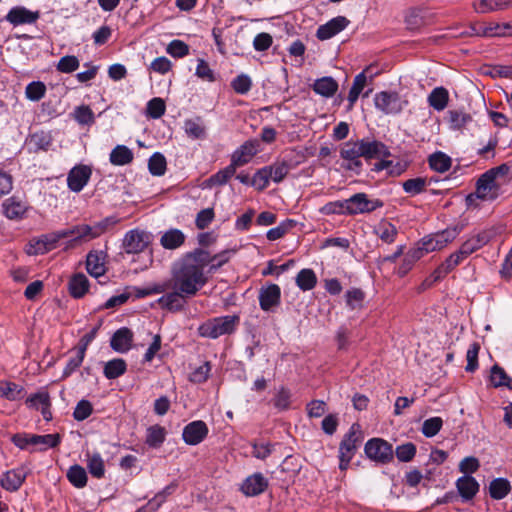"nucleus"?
<instances>
[{
	"instance_id": "f257e3e1",
	"label": "nucleus",
	"mask_w": 512,
	"mask_h": 512,
	"mask_svg": "<svg viewBox=\"0 0 512 512\" xmlns=\"http://www.w3.org/2000/svg\"><path fill=\"white\" fill-rule=\"evenodd\" d=\"M213 260L209 252L203 249H197L186 255L173 268L171 280L173 289L189 297L196 295L207 282L204 269Z\"/></svg>"
},
{
	"instance_id": "f03ea898",
	"label": "nucleus",
	"mask_w": 512,
	"mask_h": 512,
	"mask_svg": "<svg viewBox=\"0 0 512 512\" xmlns=\"http://www.w3.org/2000/svg\"><path fill=\"white\" fill-rule=\"evenodd\" d=\"M463 230V225L448 227L440 232L423 237L417 244V250L424 256L427 253L440 251L453 242Z\"/></svg>"
},
{
	"instance_id": "7ed1b4c3",
	"label": "nucleus",
	"mask_w": 512,
	"mask_h": 512,
	"mask_svg": "<svg viewBox=\"0 0 512 512\" xmlns=\"http://www.w3.org/2000/svg\"><path fill=\"white\" fill-rule=\"evenodd\" d=\"M239 323V317L236 315H227L222 317H216L210 319L200 325L199 334L202 337L207 338H218L224 334L232 333L237 324Z\"/></svg>"
},
{
	"instance_id": "20e7f679",
	"label": "nucleus",
	"mask_w": 512,
	"mask_h": 512,
	"mask_svg": "<svg viewBox=\"0 0 512 512\" xmlns=\"http://www.w3.org/2000/svg\"><path fill=\"white\" fill-rule=\"evenodd\" d=\"M116 221L107 217L94 225L81 224L74 227V237L70 240L72 245H77L89 242L100 235H102L109 226H112Z\"/></svg>"
},
{
	"instance_id": "39448f33",
	"label": "nucleus",
	"mask_w": 512,
	"mask_h": 512,
	"mask_svg": "<svg viewBox=\"0 0 512 512\" xmlns=\"http://www.w3.org/2000/svg\"><path fill=\"white\" fill-rule=\"evenodd\" d=\"M365 454L377 463L386 464L393 459L392 445L381 438H372L365 444Z\"/></svg>"
},
{
	"instance_id": "423d86ee",
	"label": "nucleus",
	"mask_w": 512,
	"mask_h": 512,
	"mask_svg": "<svg viewBox=\"0 0 512 512\" xmlns=\"http://www.w3.org/2000/svg\"><path fill=\"white\" fill-rule=\"evenodd\" d=\"M68 237L71 239L74 237V227L71 229H64L48 235H44L35 243H31L27 252L29 254H44L55 248L59 240Z\"/></svg>"
},
{
	"instance_id": "0eeeda50",
	"label": "nucleus",
	"mask_w": 512,
	"mask_h": 512,
	"mask_svg": "<svg viewBox=\"0 0 512 512\" xmlns=\"http://www.w3.org/2000/svg\"><path fill=\"white\" fill-rule=\"evenodd\" d=\"M383 206V202L377 198H369L365 193H357L348 199L346 214L356 215L370 213Z\"/></svg>"
},
{
	"instance_id": "6e6552de",
	"label": "nucleus",
	"mask_w": 512,
	"mask_h": 512,
	"mask_svg": "<svg viewBox=\"0 0 512 512\" xmlns=\"http://www.w3.org/2000/svg\"><path fill=\"white\" fill-rule=\"evenodd\" d=\"M150 243V233L139 229H133L125 234V237L123 239V248L126 251V253L136 254L143 252L149 246Z\"/></svg>"
},
{
	"instance_id": "1a4fd4ad",
	"label": "nucleus",
	"mask_w": 512,
	"mask_h": 512,
	"mask_svg": "<svg viewBox=\"0 0 512 512\" xmlns=\"http://www.w3.org/2000/svg\"><path fill=\"white\" fill-rule=\"evenodd\" d=\"M501 232L502 227H491L469 237L460 247L461 254H467L468 256L471 255Z\"/></svg>"
},
{
	"instance_id": "9d476101",
	"label": "nucleus",
	"mask_w": 512,
	"mask_h": 512,
	"mask_svg": "<svg viewBox=\"0 0 512 512\" xmlns=\"http://www.w3.org/2000/svg\"><path fill=\"white\" fill-rule=\"evenodd\" d=\"M374 103L376 108L385 114L400 113L406 104L397 93L386 91L376 94Z\"/></svg>"
},
{
	"instance_id": "9b49d317",
	"label": "nucleus",
	"mask_w": 512,
	"mask_h": 512,
	"mask_svg": "<svg viewBox=\"0 0 512 512\" xmlns=\"http://www.w3.org/2000/svg\"><path fill=\"white\" fill-rule=\"evenodd\" d=\"M496 173L489 170L477 181L475 195L482 200H494L497 197L498 187L495 182Z\"/></svg>"
},
{
	"instance_id": "f8f14e48",
	"label": "nucleus",
	"mask_w": 512,
	"mask_h": 512,
	"mask_svg": "<svg viewBox=\"0 0 512 512\" xmlns=\"http://www.w3.org/2000/svg\"><path fill=\"white\" fill-rule=\"evenodd\" d=\"M340 155L344 160L349 161L347 169L359 172L362 167L360 158L362 157L361 140L348 141L343 144Z\"/></svg>"
},
{
	"instance_id": "ddd939ff",
	"label": "nucleus",
	"mask_w": 512,
	"mask_h": 512,
	"mask_svg": "<svg viewBox=\"0 0 512 512\" xmlns=\"http://www.w3.org/2000/svg\"><path fill=\"white\" fill-rule=\"evenodd\" d=\"M362 439L360 426L356 423L353 424L340 443L339 454H345L353 458Z\"/></svg>"
},
{
	"instance_id": "4468645a",
	"label": "nucleus",
	"mask_w": 512,
	"mask_h": 512,
	"mask_svg": "<svg viewBox=\"0 0 512 512\" xmlns=\"http://www.w3.org/2000/svg\"><path fill=\"white\" fill-rule=\"evenodd\" d=\"M91 176V169L86 165L75 166L68 173L67 184L71 191L80 192Z\"/></svg>"
},
{
	"instance_id": "2eb2a0df",
	"label": "nucleus",
	"mask_w": 512,
	"mask_h": 512,
	"mask_svg": "<svg viewBox=\"0 0 512 512\" xmlns=\"http://www.w3.org/2000/svg\"><path fill=\"white\" fill-rule=\"evenodd\" d=\"M208 434V427L201 420L193 421L183 429V440L189 445H197L203 441Z\"/></svg>"
},
{
	"instance_id": "dca6fc26",
	"label": "nucleus",
	"mask_w": 512,
	"mask_h": 512,
	"mask_svg": "<svg viewBox=\"0 0 512 512\" xmlns=\"http://www.w3.org/2000/svg\"><path fill=\"white\" fill-rule=\"evenodd\" d=\"M40 17L39 11H31L23 6H16L10 9L6 15V20L14 26L23 24H33Z\"/></svg>"
},
{
	"instance_id": "f3484780",
	"label": "nucleus",
	"mask_w": 512,
	"mask_h": 512,
	"mask_svg": "<svg viewBox=\"0 0 512 512\" xmlns=\"http://www.w3.org/2000/svg\"><path fill=\"white\" fill-rule=\"evenodd\" d=\"M258 152L257 141H247L236 149L231 156V164L237 169L250 162Z\"/></svg>"
},
{
	"instance_id": "a211bd4d",
	"label": "nucleus",
	"mask_w": 512,
	"mask_h": 512,
	"mask_svg": "<svg viewBox=\"0 0 512 512\" xmlns=\"http://www.w3.org/2000/svg\"><path fill=\"white\" fill-rule=\"evenodd\" d=\"M281 290L276 284L262 287L259 292V304L262 310L270 311L280 304Z\"/></svg>"
},
{
	"instance_id": "6ab92c4d",
	"label": "nucleus",
	"mask_w": 512,
	"mask_h": 512,
	"mask_svg": "<svg viewBox=\"0 0 512 512\" xmlns=\"http://www.w3.org/2000/svg\"><path fill=\"white\" fill-rule=\"evenodd\" d=\"M349 24V20L344 16H337L326 24L319 26L316 36L320 40H328L339 32L344 30Z\"/></svg>"
},
{
	"instance_id": "aec40b11",
	"label": "nucleus",
	"mask_w": 512,
	"mask_h": 512,
	"mask_svg": "<svg viewBox=\"0 0 512 512\" xmlns=\"http://www.w3.org/2000/svg\"><path fill=\"white\" fill-rule=\"evenodd\" d=\"M362 157L365 159H380L390 156L389 148L377 140L361 139Z\"/></svg>"
},
{
	"instance_id": "412c9836",
	"label": "nucleus",
	"mask_w": 512,
	"mask_h": 512,
	"mask_svg": "<svg viewBox=\"0 0 512 512\" xmlns=\"http://www.w3.org/2000/svg\"><path fill=\"white\" fill-rule=\"evenodd\" d=\"M445 120L450 130L463 131L473 122V117L463 110L454 109L447 111Z\"/></svg>"
},
{
	"instance_id": "4be33fe9",
	"label": "nucleus",
	"mask_w": 512,
	"mask_h": 512,
	"mask_svg": "<svg viewBox=\"0 0 512 512\" xmlns=\"http://www.w3.org/2000/svg\"><path fill=\"white\" fill-rule=\"evenodd\" d=\"M268 485L261 473H255L246 478L241 486L242 492L247 496H256L264 492Z\"/></svg>"
},
{
	"instance_id": "5701e85b",
	"label": "nucleus",
	"mask_w": 512,
	"mask_h": 512,
	"mask_svg": "<svg viewBox=\"0 0 512 512\" xmlns=\"http://www.w3.org/2000/svg\"><path fill=\"white\" fill-rule=\"evenodd\" d=\"M133 341V333L130 329L123 327L118 329L112 336L110 345L113 350L119 353L127 352Z\"/></svg>"
},
{
	"instance_id": "b1692460",
	"label": "nucleus",
	"mask_w": 512,
	"mask_h": 512,
	"mask_svg": "<svg viewBox=\"0 0 512 512\" xmlns=\"http://www.w3.org/2000/svg\"><path fill=\"white\" fill-rule=\"evenodd\" d=\"M105 254L102 251H91L87 255L86 269L93 277H100L105 274Z\"/></svg>"
},
{
	"instance_id": "393cba45",
	"label": "nucleus",
	"mask_w": 512,
	"mask_h": 512,
	"mask_svg": "<svg viewBox=\"0 0 512 512\" xmlns=\"http://www.w3.org/2000/svg\"><path fill=\"white\" fill-rule=\"evenodd\" d=\"M456 487L462 499L468 501L474 498L480 486L474 477L464 475L456 481Z\"/></svg>"
},
{
	"instance_id": "a878e982",
	"label": "nucleus",
	"mask_w": 512,
	"mask_h": 512,
	"mask_svg": "<svg viewBox=\"0 0 512 512\" xmlns=\"http://www.w3.org/2000/svg\"><path fill=\"white\" fill-rule=\"evenodd\" d=\"M27 143L33 152L47 151L52 144V136L44 131L35 132L29 136Z\"/></svg>"
},
{
	"instance_id": "bb28decb",
	"label": "nucleus",
	"mask_w": 512,
	"mask_h": 512,
	"mask_svg": "<svg viewBox=\"0 0 512 512\" xmlns=\"http://www.w3.org/2000/svg\"><path fill=\"white\" fill-rule=\"evenodd\" d=\"M472 7L476 13L488 14L507 9L505 0H476L472 3Z\"/></svg>"
},
{
	"instance_id": "cd10ccee",
	"label": "nucleus",
	"mask_w": 512,
	"mask_h": 512,
	"mask_svg": "<svg viewBox=\"0 0 512 512\" xmlns=\"http://www.w3.org/2000/svg\"><path fill=\"white\" fill-rule=\"evenodd\" d=\"M315 93L329 98L332 97L338 90V83L332 77H322L317 79L313 86Z\"/></svg>"
},
{
	"instance_id": "c85d7f7f",
	"label": "nucleus",
	"mask_w": 512,
	"mask_h": 512,
	"mask_svg": "<svg viewBox=\"0 0 512 512\" xmlns=\"http://www.w3.org/2000/svg\"><path fill=\"white\" fill-rule=\"evenodd\" d=\"M185 297H187L186 294L182 293L179 290H175L174 292L167 293L160 297L158 299V303L163 308L179 311L183 308V298Z\"/></svg>"
},
{
	"instance_id": "c756f323",
	"label": "nucleus",
	"mask_w": 512,
	"mask_h": 512,
	"mask_svg": "<svg viewBox=\"0 0 512 512\" xmlns=\"http://www.w3.org/2000/svg\"><path fill=\"white\" fill-rule=\"evenodd\" d=\"M133 152L125 145H117L110 153L109 160L115 166H123L133 161Z\"/></svg>"
},
{
	"instance_id": "7c9ffc66",
	"label": "nucleus",
	"mask_w": 512,
	"mask_h": 512,
	"mask_svg": "<svg viewBox=\"0 0 512 512\" xmlns=\"http://www.w3.org/2000/svg\"><path fill=\"white\" fill-rule=\"evenodd\" d=\"M89 288L88 278L82 274L77 273L72 276L69 282V291L74 298L83 297Z\"/></svg>"
},
{
	"instance_id": "2f4dec72",
	"label": "nucleus",
	"mask_w": 512,
	"mask_h": 512,
	"mask_svg": "<svg viewBox=\"0 0 512 512\" xmlns=\"http://www.w3.org/2000/svg\"><path fill=\"white\" fill-rule=\"evenodd\" d=\"M25 473L22 470L8 471L1 479V485L8 491H16L25 480Z\"/></svg>"
},
{
	"instance_id": "473e14b6",
	"label": "nucleus",
	"mask_w": 512,
	"mask_h": 512,
	"mask_svg": "<svg viewBox=\"0 0 512 512\" xmlns=\"http://www.w3.org/2000/svg\"><path fill=\"white\" fill-rule=\"evenodd\" d=\"M185 241V235L179 229H170L166 231L161 239L160 243L165 249H176L180 247Z\"/></svg>"
},
{
	"instance_id": "72a5a7b5",
	"label": "nucleus",
	"mask_w": 512,
	"mask_h": 512,
	"mask_svg": "<svg viewBox=\"0 0 512 512\" xmlns=\"http://www.w3.org/2000/svg\"><path fill=\"white\" fill-rule=\"evenodd\" d=\"M449 93L443 87H437L428 96L429 105L437 111L444 110L448 105Z\"/></svg>"
},
{
	"instance_id": "f704fd0d",
	"label": "nucleus",
	"mask_w": 512,
	"mask_h": 512,
	"mask_svg": "<svg viewBox=\"0 0 512 512\" xmlns=\"http://www.w3.org/2000/svg\"><path fill=\"white\" fill-rule=\"evenodd\" d=\"M370 67H367L364 71L357 74L354 78L352 87L348 94V102H349V108H352L357 101L360 93L362 92L363 88L366 85L367 82V76L366 72H368Z\"/></svg>"
},
{
	"instance_id": "c9c22d12",
	"label": "nucleus",
	"mask_w": 512,
	"mask_h": 512,
	"mask_svg": "<svg viewBox=\"0 0 512 512\" xmlns=\"http://www.w3.org/2000/svg\"><path fill=\"white\" fill-rule=\"evenodd\" d=\"M511 490L510 482L505 478H496L489 484V494L495 500L505 498Z\"/></svg>"
},
{
	"instance_id": "e433bc0d",
	"label": "nucleus",
	"mask_w": 512,
	"mask_h": 512,
	"mask_svg": "<svg viewBox=\"0 0 512 512\" xmlns=\"http://www.w3.org/2000/svg\"><path fill=\"white\" fill-rule=\"evenodd\" d=\"M26 204L15 198H9L3 203V210L9 219H20L26 212Z\"/></svg>"
},
{
	"instance_id": "4c0bfd02",
	"label": "nucleus",
	"mask_w": 512,
	"mask_h": 512,
	"mask_svg": "<svg viewBox=\"0 0 512 512\" xmlns=\"http://www.w3.org/2000/svg\"><path fill=\"white\" fill-rule=\"evenodd\" d=\"M375 234L385 243L391 244L395 241L398 229L388 221H381L374 230Z\"/></svg>"
},
{
	"instance_id": "58836bf2",
	"label": "nucleus",
	"mask_w": 512,
	"mask_h": 512,
	"mask_svg": "<svg viewBox=\"0 0 512 512\" xmlns=\"http://www.w3.org/2000/svg\"><path fill=\"white\" fill-rule=\"evenodd\" d=\"M428 161L430 168L439 173H444L451 167V158L440 151L430 155Z\"/></svg>"
},
{
	"instance_id": "ea45409f",
	"label": "nucleus",
	"mask_w": 512,
	"mask_h": 512,
	"mask_svg": "<svg viewBox=\"0 0 512 512\" xmlns=\"http://www.w3.org/2000/svg\"><path fill=\"white\" fill-rule=\"evenodd\" d=\"M184 129L191 139H203L206 136V128L200 118L186 120Z\"/></svg>"
},
{
	"instance_id": "a19ab883",
	"label": "nucleus",
	"mask_w": 512,
	"mask_h": 512,
	"mask_svg": "<svg viewBox=\"0 0 512 512\" xmlns=\"http://www.w3.org/2000/svg\"><path fill=\"white\" fill-rule=\"evenodd\" d=\"M166 430L160 425H153L147 428L146 444L153 448H158L165 441Z\"/></svg>"
},
{
	"instance_id": "79ce46f5",
	"label": "nucleus",
	"mask_w": 512,
	"mask_h": 512,
	"mask_svg": "<svg viewBox=\"0 0 512 512\" xmlns=\"http://www.w3.org/2000/svg\"><path fill=\"white\" fill-rule=\"evenodd\" d=\"M23 388L16 383L0 381V397L15 401L23 397Z\"/></svg>"
},
{
	"instance_id": "37998d69",
	"label": "nucleus",
	"mask_w": 512,
	"mask_h": 512,
	"mask_svg": "<svg viewBox=\"0 0 512 512\" xmlns=\"http://www.w3.org/2000/svg\"><path fill=\"white\" fill-rule=\"evenodd\" d=\"M317 277L312 269H302L296 277L297 286L303 290L308 291L316 286Z\"/></svg>"
},
{
	"instance_id": "c03bdc74",
	"label": "nucleus",
	"mask_w": 512,
	"mask_h": 512,
	"mask_svg": "<svg viewBox=\"0 0 512 512\" xmlns=\"http://www.w3.org/2000/svg\"><path fill=\"white\" fill-rule=\"evenodd\" d=\"M32 446L39 447L40 450L56 447L60 443L59 434L36 435L30 438Z\"/></svg>"
},
{
	"instance_id": "a18cd8bd",
	"label": "nucleus",
	"mask_w": 512,
	"mask_h": 512,
	"mask_svg": "<svg viewBox=\"0 0 512 512\" xmlns=\"http://www.w3.org/2000/svg\"><path fill=\"white\" fill-rule=\"evenodd\" d=\"M87 468L95 478L100 479L104 476V461L99 453L87 454Z\"/></svg>"
},
{
	"instance_id": "49530a36",
	"label": "nucleus",
	"mask_w": 512,
	"mask_h": 512,
	"mask_svg": "<svg viewBox=\"0 0 512 512\" xmlns=\"http://www.w3.org/2000/svg\"><path fill=\"white\" fill-rule=\"evenodd\" d=\"M126 367V362L123 359L110 360L104 366V375L108 379L118 378L125 373Z\"/></svg>"
},
{
	"instance_id": "de8ad7c7",
	"label": "nucleus",
	"mask_w": 512,
	"mask_h": 512,
	"mask_svg": "<svg viewBox=\"0 0 512 512\" xmlns=\"http://www.w3.org/2000/svg\"><path fill=\"white\" fill-rule=\"evenodd\" d=\"M67 478L77 488H83L87 484V473L80 465H73L67 471Z\"/></svg>"
},
{
	"instance_id": "09e8293b",
	"label": "nucleus",
	"mask_w": 512,
	"mask_h": 512,
	"mask_svg": "<svg viewBox=\"0 0 512 512\" xmlns=\"http://www.w3.org/2000/svg\"><path fill=\"white\" fill-rule=\"evenodd\" d=\"M404 22L409 30H417L426 24L422 10L416 8L409 9L406 12Z\"/></svg>"
},
{
	"instance_id": "8fccbe9b",
	"label": "nucleus",
	"mask_w": 512,
	"mask_h": 512,
	"mask_svg": "<svg viewBox=\"0 0 512 512\" xmlns=\"http://www.w3.org/2000/svg\"><path fill=\"white\" fill-rule=\"evenodd\" d=\"M490 378L494 387L505 386L512 389V378H510L500 366L494 365L492 367Z\"/></svg>"
},
{
	"instance_id": "3c124183",
	"label": "nucleus",
	"mask_w": 512,
	"mask_h": 512,
	"mask_svg": "<svg viewBox=\"0 0 512 512\" xmlns=\"http://www.w3.org/2000/svg\"><path fill=\"white\" fill-rule=\"evenodd\" d=\"M167 162L161 153H154L148 161V168L152 175L162 176L166 172Z\"/></svg>"
},
{
	"instance_id": "603ef678",
	"label": "nucleus",
	"mask_w": 512,
	"mask_h": 512,
	"mask_svg": "<svg viewBox=\"0 0 512 512\" xmlns=\"http://www.w3.org/2000/svg\"><path fill=\"white\" fill-rule=\"evenodd\" d=\"M346 305L351 310H359L363 307L365 293L359 288H352L345 294Z\"/></svg>"
},
{
	"instance_id": "864d4df0",
	"label": "nucleus",
	"mask_w": 512,
	"mask_h": 512,
	"mask_svg": "<svg viewBox=\"0 0 512 512\" xmlns=\"http://www.w3.org/2000/svg\"><path fill=\"white\" fill-rule=\"evenodd\" d=\"M46 93V86L41 81H33L26 86L25 96L27 99L37 102L41 100Z\"/></svg>"
},
{
	"instance_id": "5fc2aeb1",
	"label": "nucleus",
	"mask_w": 512,
	"mask_h": 512,
	"mask_svg": "<svg viewBox=\"0 0 512 512\" xmlns=\"http://www.w3.org/2000/svg\"><path fill=\"white\" fill-rule=\"evenodd\" d=\"M427 185V181L425 178L417 177L406 180L403 182L402 187L404 191L410 195H417L422 193Z\"/></svg>"
},
{
	"instance_id": "6e6d98bb",
	"label": "nucleus",
	"mask_w": 512,
	"mask_h": 512,
	"mask_svg": "<svg viewBox=\"0 0 512 512\" xmlns=\"http://www.w3.org/2000/svg\"><path fill=\"white\" fill-rule=\"evenodd\" d=\"M421 257V251H418L416 248L413 250H410L405 258L403 259L402 264L398 268V274L399 276L403 277L405 276L412 268L414 263L418 261Z\"/></svg>"
},
{
	"instance_id": "4d7b16f0",
	"label": "nucleus",
	"mask_w": 512,
	"mask_h": 512,
	"mask_svg": "<svg viewBox=\"0 0 512 512\" xmlns=\"http://www.w3.org/2000/svg\"><path fill=\"white\" fill-rule=\"evenodd\" d=\"M265 167L268 170L270 179L276 183L281 182L289 171V166L285 162L275 163Z\"/></svg>"
},
{
	"instance_id": "13d9d810",
	"label": "nucleus",
	"mask_w": 512,
	"mask_h": 512,
	"mask_svg": "<svg viewBox=\"0 0 512 512\" xmlns=\"http://www.w3.org/2000/svg\"><path fill=\"white\" fill-rule=\"evenodd\" d=\"M395 454L399 461L409 462L416 454V446L411 442L399 445L395 450Z\"/></svg>"
},
{
	"instance_id": "bf43d9fd",
	"label": "nucleus",
	"mask_w": 512,
	"mask_h": 512,
	"mask_svg": "<svg viewBox=\"0 0 512 512\" xmlns=\"http://www.w3.org/2000/svg\"><path fill=\"white\" fill-rule=\"evenodd\" d=\"M480 345L477 342L472 343L466 353L467 365L465 370L467 372H474L478 368V354Z\"/></svg>"
},
{
	"instance_id": "052dcab7",
	"label": "nucleus",
	"mask_w": 512,
	"mask_h": 512,
	"mask_svg": "<svg viewBox=\"0 0 512 512\" xmlns=\"http://www.w3.org/2000/svg\"><path fill=\"white\" fill-rule=\"evenodd\" d=\"M443 421L440 417H432L424 421L422 433L426 437L435 436L441 429Z\"/></svg>"
},
{
	"instance_id": "680f3d73",
	"label": "nucleus",
	"mask_w": 512,
	"mask_h": 512,
	"mask_svg": "<svg viewBox=\"0 0 512 512\" xmlns=\"http://www.w3.org/2000/svg\"><path fill=\"white\" fill-rule=\"evenodd\" d=\"M78 67L79 60L76 56L72 55L62 57L57 64V70L62 73L74 72Z\"/></svg>"
},
{
	"instance_id": "e2e57ef3",
	"label": "nucleus",
	"mask_w": 512,
	"mask_h": 512,
	"mask_svg": "<svg viewBox=\"0 0 512 512\" xmlns=\"http://www.w3.org/2000/svg\"><path fill=\"white\" fill-rule=\"evenodd\" d=\"M167 53L175 58H182L189 54V46L181 40H173L168 44Z\"/></svg>"
},
{
	"instance_id": "0e129e2a",
	"label": "nucleus",
	"mask_w": 512,
	"mask_h": 512,
	"mask_svg": "<svg viewBox=\"0 0 512 512\" xmlns=\"http://www.w3.org/2000/svg\"><path fill=\"white\" fill-rule=\"evenodd\" d=\"M165 102L161 98H153L147 104V113L151 118H160L165 113Z\"/></svg>"
},
{
	"instance_id": "69168bd1",
	"label": "nucleus",
	"mask_w": 512,
	"mask_h": 512,
	"mask_svg": "<svg viewBox=\"0 0 512 512\" xmlns=\"http://www.w3.org/2000/svg\"><path fill=\"white\" fill-rule=\"evenodd\" d=\"M74 117L79 124L87 125L94 122L93 111L85 105L79 106L74 111Z\"/></svg>"
},
{
	"instance_id": "338daca9",
	"label": "nucleus",
	"mask_w": 512,
	"mask_h": 512,
	"mask_svg": "<svg viewBox=\"0 0 512 512\" xmlns=\"http://www.w3.org/2000/svg\"><path fill=\"white\" fill-rule=\"evenodd\" d=\"M270 180L268 170L266 167H263L254 174L251 180V185L262 191L268 186Z\"/></svg>"
},
{
	"instance_id": "774afa93",
	"label": "nucleus",
	"mask_w": 512,
	"mask_h": 512,
	"mask_svg": "<svg viewBox=\"0 0 512 512\" xmlns=\"http://www.w3.org/2000/svg\"><path fill=\"white\" fill-rule=\"evenodd\" d=\"M231 86L236 93L246 94L251 89L252 82L249 76L241 74L232 81Z\"/></svg>"
}]
</instances>
